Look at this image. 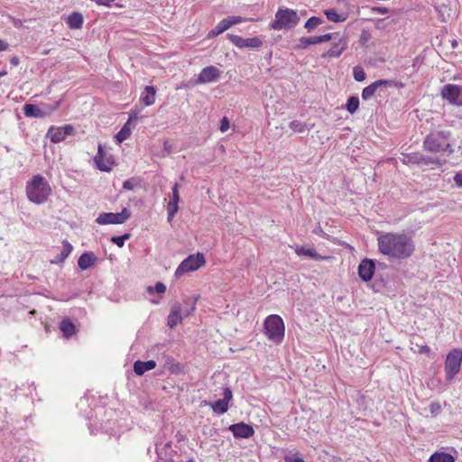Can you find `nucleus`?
<instances>
[{
    "mask_svg": "<svg viewBox=\"0 0 462 462\" xmlns=\"http://www.w3.org/2000/svg\"><path fill=\"white\" fill-rule=\"evenodd\" d=\"M221 71L215 66L204 68L199 74L197 83L205 84L215 82L218 79Z\"/></svg>",
    "mask_w": 462,
    "mask_h": 462,
    "instance_id": "nucleus-18",
    "label": "nucleus"
},
{
    "mask_svg": "<svg viewBox=\"0 0 462 462\" xmlns=\"http://www.w3.org/2000/svg\"><path fill=\"white\" fill-rule=\"evenodd\" d=\"M263 328L270 340L281 343L284 338V323L279 315L273 314L268 316L264 320Z\"/></svg>",
    "mask_w": 462,
    "mask_h": 462,
    "instance_id": "nucleus-5",
    "label": "nucleus"
},
{
    "mask_svg": "<svg viewBox=\"0 0 462 462\" xmlns=\"http://www.w3.org/2000/svg\"><path fill=\"white\" fill-rule=\"evenodd\" d=\"M346 48V42L341 39L337 43H335L332 48H330L326 53H324L323 57H333L337 58L339 57L345 49Z\"/></svg>",
    "mask_w": 462,
    "mask_h": 462,
    "instance_id": "nucleus-26",
    "label": "nucleus"
},
{
    "mask_svg": "<svg viewBox=\"0 0 462 462\" xmlns=\"http://www.w3.org/2000/svg\"><path fill=\"white\" fill-rule=\"evenodd\" d=\"M359 107V99L357 97H350L346 104V109L350 113L354 114Z\"/></svg>",
    "mask_w": 462,
    "mask_h": 462,
    "instance_id": "nucleus-34",
    "label": "nucleus"
},
{
    "mask_svg": "<svg viewBox=\"0 0 462 462\" xmlns=\"http://www.w3.org/2000/svg\"><path fill=\"white\" fill-rule=\"evenodd\" d=\"M134 119L130 116L129 120L124 125L120 131L116 135V141L117 143H121L129 138L132 133L131 121Z\"/></svg>",
    "mask_w": 462,
    "mask_h": 462,
    "instance_id": "nucleus-24",
    "label": "nucleus"
},
{
    "mask_svg": "<svg viewBox=\"0 0 462 462\" xmlns=\"http://www.w3.org/2000/svg\"><path fill=\"white\" fill-rule=\"evenodd\" d=\"M163 148L164 150L169 153L171 152V144L170 143L169 141H165L164 143H163Z\"/></svg>",
    "mask_w": 462,
    "mask_h": 462,
    "instance_id": "nucleus-49",
    "label": "nucleus"
},
{
    "mask_svg": "<svg viewBox=\"0 0 462 462\" xmlns=\"http://www.w3.org/2000/svg\"><path fill=\"white\" fill-rule=\"evenodd\" d=\"M60 106V101H56L54 104H42L41 106L33 104H25L23 106V113L27 117L42 118L50 116L52 112L58 109Z\"/></svg>",
    "mask_w": 462,
    "mask_h": 462,
    "instance_id": "nucleus-9",
    "label": "nucleus"
},
{
    "mask_svg": "<svg viewBox=\"0 0 462 462\" xmlns=\"http://www.w3.org/2000/svg\"><path fill=\"white\" fill-rule=\"evenodd\" d=\"M448 136L449 133L445 131L431 133L425 138L423 146L431 152H445L450 147Z\"/></svg>",
    "mask_w": 462,
    "mask_h": 462,
    "instance_id": "nucleus-6",
    "label": "nucleus"
},
{
    "mask_svg": "<svg viewBox=\"0 0 462 462\" xmlns=\"http://www.w3.org/2000/svg\"><path fill=\"white\" fill-rule=\"evenodd\" d=\"M187 462H195V461H194L193 459H190V460H189V461H187Z\"/></svg>",
    "mask_w": 462,
    "mask_h": 462,
    "instance_id": "nucleus-57",
    "label": "nucleus"
},
{
    "mask_svg": "<svg viewBox=\"0 0 462 462\" xmlns=\"http://www.w3.org/2000/svg\"><path fill=\"white\" fill-rule=\"evenodd\" d=\"M205 263V257L202 254L197 253L195 254H190L180 263L175 271L174 276L180 278L185 273L197 271Z\"/></svg>",
    "mask_w": 462,
    "mask_h": 462,
    "instance_id": "nucleus-8",
    "label": "nucleus"
},
{
    "mask_svg": "<svg viewBox=\"0 0 462 462\" xmlns=\"http://www.w3.org/2000/svg\"><path fill=\"white\" fill-rule=\"evenodd\" d=\"M228 430L236 439H249L254 435L253 426L244 421L229 425Z\"/></svg>",
    "mask_w": 462,
    "mask_h": 462,
    "instance_id": "nucleus-17",
    "label": "nucleus"
},
{
    "mask_svg": "<svg viewBox=\"0 0 462 462\" xmlns=\"http://www.w3.org/2000/svg\"><path fill=\"white\" fill-rule=\"evenodd\" d=\"M51 194V188L42 175H34L26 184L27 198L35 204H43Z\"/></svg>",
    "mask_w": 462,
    "mask_h": 462,
    "instance_id": "nucleus-2",
    "label": "nucleus"
},
{
    "mask_svg": "<svg viewBox=\"0 0 462 462\" xmlns=\"http://www.w3.org/2000/svg\"><path fill=\"white\" fill-rule=\"evenodd\" d=\"M323 20L317 16H312L308 19V21L305 23L304 27L307 29L308 32H311L314 29H316L318 26L322 24Z\"/></svg>",
    "mask_w": 462,
    "mask_h": 462,
    "instance_id": "nucleus-33",
    "label": "nucleus"
},
{
    "mask_svg": "<svg viewBox=\"0 0 462 462\" xmlns=\"http://www.w3.org/2000/svg\"><path fill=\"white\" fill-rule=\"evenodd\" d=\"M73 251V246L67 240L62 242V249L60 254H58L50 262L51 264L60 265L62 264L66 259L70 255Z\"/></svg>",
    "mask_w": 462,
    "mask_h": 462,
    "instance_id": "nucleus-21",
    "label": "nucleus"
},
{
    "mask_svg": "<svg viewBox=\"0 0 462 462\" xmlns=\"http://www.w3.org/2000/svg\"><path fill=\"white\" fill-rule=\"evenodd\" d=\"M284 462H306L303 458L300 457L299 452H296L294 454H288L284 456L283 458Z\"/></svg>",
    "mask_w": 462,
    "mask_h": 462,
    "instance_id": "nucleus-39",
    "label": "nucleus"
},
{
    "mask_svg": "<svg viewBox=\"0 0 462 462\" xmlns=\"http://www.w3.org/2000/svg\"><path fill=\"white\" fill-rule=\"evenodd\" d=\"M377 243L380 253L386 255L389 259H406L414 251L412 239L405 234H383L378 236Z\"/></svg>",
    "mask_w": 462,
    "mask_h": 462,
    "instance_id": "nucleus-1",
    "label": "nucleus"
},
{
    "mask_svg": "<svg viewBox=\"0 0 462 462\" xmlns=\"http://www.w3.org/2000/svg\"><path fill=\"white\" fill-rule=\"evenodd\" d=\"M97 168L101 171L109 172L115 164L113 156L106 152L101 143H98L97 153L94 157Z\"/></svg>",
    "mask_w": 462,
    "mask_h": 462,
    "instance_id": "nucleus-12",
    "label": "nucleus"
},
{
    "mask_svg": "<svg viewBox=\"0 0 462 462\" xmlns=\"http://www.w3.org/2000/svg\"><path fill=\"white\" fill-rule=\"evenodd\" d=\"M156 365L157 364L154 360H137L134 363V372L137 375H143L145 372L154 369Z\"/></svg>",
    "mask_w": 462,
    "mask_h": 462,
    "instance_id": "nucleus-23",
    "label": "nucleus"
},
{
    "mask_svg": "<svg viewBox=\"0 0 462 462\" xmlns=\"http://www.w3.org/2000/svg\"><path fill=\"white\" fill-rule=\"evenodd\" d=\"M83 16L79 13H73L67 19L68 26L70 29H80L83 25Z\"/></svg>",
    "mask_w": 462,
    "mask_h": 462,
    "instance_id": "nucleus-29",
    "label": "nucleus"
},
{
    "mask_svg": "<svg viewBox=\"0 0 462 462\" xmlns=\"http://www.w3.org/2000/svg\"><path fill=\"white\" fill-rule=\"evenodd\" d=\"M295 253L300 256H306L312 259H320L321 256L316 252L314 248L305 247V246H297L295 248Z\"/></svg>",
    "mask_w": 462,
    "mask_h": 462,
    "instance_id": "nucleus-30",
    "label": "nucleus"
},
{
    "mask_svg": "<svg viewBox=\"0 0 462 462\" xmlns=\"http://www.w3.org/2000/svg\"><path fill=\"white\" fill-rule=\"evenodd\" d=\"M129 237H130L129 234H125L120 236H113L111 238V242L114 243L115 245H116L118 247H123L125 240L129 239Z\"/></svg>",
    "mask_w": 462,
    "mask_h": 462,
    "instance_id": "nucleus-38",
    "label": "nucleus"
},
{
    "mask_svg": "<svg viewBox=\"0 0 462 462\" xmlns=\"http://www.w3.org/2000/svg\"><path fill=\"white\" fill-rule=\"evenodd\" d=\"M290 128L295 133H303L307 129L306 124L298 120L290 123Z\"/></svg>",
    "mask_w": 462,
    "mask_h": 462,
    "instance_id": "nucleus-36",
    "label": "nucleus"
},
{
    "mask_svg": "<svg viewBox=\"0 0 462 462\" xmlns=\"http://www.w3.org/2000/svg\"><path fill=\"white\" fill-rule=\"evenodd\" d=\"M454 181L457 187H462V172H457L454 176Z\"/></svg>",
    "mask_w": 462,
    "mask_h": 462,
    "instance_id": "nucleus-47",
    "label": "nucleus"
},
{
    "mask_svg": "<svg viewBox=\"0 0 462 462\" xmlns=\"http://www.w3.org/2000/svg\"><path fill=\"white\" fill-rule=\"evenodd\" d=\"M324 14L327 19L333 23H342L347 19L346 14H338L335 9H328L324 12Z\"/></svg>",
    "mask_w": 462,
    "mask_h": 462,
    "instance_id": "nucleus-28",
    "label": "nucleus"
},
{
    "mask_svg": "<svg viewBox=\"0 0 462 462\" xmlns=\"http://www.w3.org/2000/svg\"><path fill=\"white\" fill-rule=\"evenodd\" d=\"M374 272V263L373 261L365 259L363 260L358 267V273L362 280L369 281L372 279Z\"/></svg>",
    "mask_w": 462,
    "mask_h": 462,
    "instance_id": "nucleus-20",
    "label": "nucleus"
},
{
    "mask_svg": "<svg viewBox=\"0 0 462 462\" xmlns=\"http://www.w3.org/2000/svg\"><path fill=\"white\" fill-rule=\"evenodd\" d=\"M198 298L191 297L184 301V306L174 304L168 316L167 325L172 328L181 322L184 317L189 316L194 310Z\"/></svg>",
    "mask_w": 462,
    "mask_h": 462,
    "instance_id": "nucleus-4",
    "label": "nucleus"
},
{
    "mask_svg": "<svg viewBox=\"0 0 462 462\" xmlns=\"http://www.w3.org/2000/svg\"><path fill=\"white\" fill-rule=\"evenodd\" d=\"M230 28L227 20L225 18L221 20L217 26L208 32V37H216Z\"/></svg>",
    "mask_w": 462,
    "mask_h": 462,
    "instance_id": "nucleus-31",
    "label": "nucleus"
},
{
    "mask_svg": "<svg viewBox=\"0 0 462 462\" xmlns=\"http://www.w3.org/2000/svg\"><path fill=\"white\" fill-rule=\"evenodd\" d=\"M130 217V213L124 208L119 213H101L96 219L99 225L123 224Z\"/></svg>",
    "mask_w": 462,
    "mask_h": 462,
    "instance_id": "nucleus-15",
    "label": "nucleus"
},
{
    "mask_svg": "<svg viewBox=\"0 0 462 462\" xmlns=\"http://www.w3.org/2000/svg\"><path fill=\"white\" fill-rule=\"evenodd\" d=\"M74 134L75 129L71 125H66L64 126L51 125L46 135L52 143H58L64 141L67 136L73 135Z\"/></svg>",
    "mask_w": 462,
    "mask_h": 462,
    "instance_id": "nucleus-13",
    "label": "nucleus"
},
{
    "mask_svg": "<svg viewBox=\"0 0 462 462\" xmlns=\"http://www.w3.org/2000/svg\"><path fill=\"white\" fill-rule=\"evenodd\" d=\"M142 100L146 106H151L155 102V89L152 86H147L142 96Z\"/></svg>",
    "mask_w": 462,
    "mask_h": 462,
    "instance_id": "nucleus-32",
    "label": "nucleus"
},
{
    "mask_svg": "<svg viewBox=\"0 0 462 462\" xmlns=\"http://www.w3.org/2000/svg\"><path fill=\"white\" fill-rule=\"evenodd\" d=\"M415 346L418 347L417 352L419 354L429 355L430 353V348L427 345H420L418 343H415Z\"/></svg>",
    "mask_w": 462,
    "mask_h": 462,
    "instance_id": "nucleus-44",
    "label": "nucleus"
},
{
    "mask_svg": "<svg viewBox=\"0 0 462 462\" xmlns=\"http://www.w3.org/2000/svg\"><path fill=\"white\" fill-rule=\"evenodd\" d=\"M165 446H166V447H171V443L169 442V443H167Z\"/></svg>",
    "mask_w": 462,
    "mask_h": 462,
    "instance_id": "nucleus-56",
    "label": "nucleus"
},
{
    "mask_svg": "<svg viewBox=\"0 0 462 462\" xmlns=\"http://www.w3.org/2000/svg\"><path fill=\"white\" fill-rule=\"evenodd\" d=\"M6 74H7V72L5 70L1 71L0 78L5 76Z\"/></svg>",
    "mask_w": 462,
    "mask_h": 462,
    "instance_id": "nucleus-54",
    "label": "nucleus"
},
{
    "mask_svg": "<svg viewBox=\"0 0 462 462\" xmlns=\"http://www.w3.org/2000/svg\"><path fill=\"white\" fill-rule=\"evenodd\" d=\"M153 289H166V288L163 283L158 282Z\"/></svg>",
    "mask_w": 462,
    "mask_h": 462,
    "instance_id": "nucleus-52",
    "label": "nucleus"
},
{
    "mask_svg": "<svg viewBox=\"0 0 462 462\" xmlns=\"http://www.w3.org/2000/svg\"><path fill=\"white\" fill-rule=\"evenodd\" d=\"M149 294H153L154 292H158V293H163L165 292L166 291H162V290H160V291H147Z\"/></svg>",
    "mask_w": 462,
    "mask_h": 462,
    "instance_id": "nucleus-53",
    "label": "nucleus"
},
{
    "mask_svg": "<svg viewBox=\"0 0 462 462\" xmlns=\"http://www.w3.org/2000/svg\"><path fill=\"white\" fill-rule=\"evenodd\" d=\"M414 338H415V337H413V338L411 340V344H412V345L414 344V342H413V339H414Z\"/></svg>",
    "mask_w": 462,
    "mask_h": 462,
    "instance_id": "nucleus-55",
    "label": "nucleus"
},
{
    "mask_svg": "<svg viewBox=\"0 0 462 462\" xmlns=\"http://www.w3.org/2000/svg\"><path fill=\"white\" fill-rule=\"evenodd\" d=\"M360 39H361V41H362V42H367V41H368V39H369V34H368V32H363V33L361 34V38H360Z\"/></svg>",
    "mask_w": 462,
    "mask_h": 462,
    "instance_id": "nucleus-50",
    "label": "nucleus"
},
{
    "mask_svg": "<svg viewBox=\"0 0 462 462\" xmlns=\"http://www.w3.org/2000/svg\"><path fill=\"white\" fill-rule=\"evenodd\" d=\"M233 393L229 387L223 390V398L216 402L205 401V405L210 406L214 412L217 414H224L228 410V402L232 399Z\"/></svg>",
    "mask_w": 462,
    "mask_h": 462,
    "instance_id": "nucleus-16",
    "label": "nucleus"
},
{
    "mask_svg": "<svg viewBox=\"0 0 462 462\" xmlns=\"http://www.w3.org/2000/svg\"><path fill=\"white\" fill-rule=\"evenodd\" d=\"M137 180L135 179H129L124 181L123 188L127 190H132L137 185Z\"/></svg>",
    "mask_w": 462,
    "mask_h": 462,
    "instance_id": "nucleus-42",
    "label": "nucleus"
},
{
    "mask_svg": "<svg viewBox=\"0 0 462 462\" xmlns=\"http://www.w3.org/2000/svg\"><path fill=\"white\" fill-rule=\"evenodd\" d=\"M353 77L356 81L362 82L365 79L366 74L361 66H355L353 68Z\"/></svg>",
    "mask_w": 462,
    "mask_h": 462,
    "instance_id": "nucleus-35",
    "label": "nucleus"
},
{
    "mask_svg": "<svg viewBox=\"0 0 462 462\" xmlns=\"http://www.w3.org/2000/svg\"><path fill=\"white\" fill-rule=\"evenodd\" d=\"M60 329L66 338H69L76 332L75 324L69 319H64L60 324Z\"/></svg>",
    "mask_w": 462,
    "mask_h": 462,
    "instance_id": "nucleus-27",
    "label": "nucleus"
},
{
    "mask_svg": "<svg viewBox=\"0 0 462 462\" xmlns=\"http://www.w3.org/2000/svg\"><path fill=\"white\" fill-rule=\"evenodd\" d=\"M456 457L450 453L443 451H436L430 455L428 462H455Z\"/></svg>",
    "mask_w": 462,
    "mask_h": 462,
    "instance_id": "nucleus-25",
    "label": "nucleus"
},
{
    "mask_svg": "<svg viewBox=\"0 0 462 462\" xmlns=\"http://www.w3.org/2000/svg\"><path fill=\"white\" fill-rule=\"evenodd\" d=\"M171 202L179 203L180 201V194H179V184L175 183L172 187V193L170 198Z\"/></svg>",
    "mask_w": 462,
    "mask_h": 462,
    "instance_id": "nucleus-41",
    "label": "nucleus"
},
{
    "mask_svg": "<svg viewBox=\"0 0 462 462\" xmlns=\"http://www.w3.org/2000/svg\"><path fill=\"white\" fill-rule=\"evenodd\" d=\"M393 86L394 83L393 80L378 79L363 89L362 98L364 100H368L375 94L381 96L383 93L386 91L388 88H393Z\"/></svg>",
    "mask_w": 462,
    "mask_h": 462,
    "instance_id": "nucleus-10",
    "label": "nucleus"
},
{
    "mask_svg": "<svg viewBox=\"0 0 462 462\" xmlns=\"http://www.w3.org/2000/svg\"><path fill=\"white\" fill-rule=\"evenodd\" d=\"M226 38L239 49H257L263 45L259 37L243 38L241 36L227 33Z\"/></svg>",
    "mask_w": 462,
    "mask_h": 462,
    "instance_id": "nucleus-14",
    "label": "nucleus"
},
{
    "mask_svg": "<svg viewBox=\"0 0 462 462\" xmlns=\"http://www.w3.org/2000/svg\"><path fill=\"white\" fill-rule=\"evenodd\" d=\"M8 48V44L4 40H0V51H6Z\"/></svg>",
    "mask_w": 462,
    "mask_h": 462,
    "instance_id": "nucleus-48",
    "label": "nucleus"
},
{
    "mask_svg": "<svg viewBox=\"0 0 462 462\" xmlns=\"http://www.w3.org/2000/svg\"><path fill=\"white\" fill-rule=\"evenodd\" d=\"M11 64H13L14 66H17L18 63H19V60L17 57H13L10 60Z\"/></svg>",
    "mask_w": 462,
    "mask_h": 462,
    "instance_id": "nucleus-51",
    "label": "nucleus"
},
{
    "mask_svg": "<svg viewBox=\"0 0 462 462\" xmlns=\"http://www.w3.org/2000/svg\"><path fill=\"white\" fill-rule=\"evenodd\" d=\"M226 19L227 20V23H228L230 27L233 26V25H236V24H239V23L248 20V19L244 18L242 16H228Z\"/></svg>",
    "mask_w": 462,
    "mask_h": 462,
    "instance_id": "nucleus-40",
    "label": "nucleus"
},
{
    "mask_svg": "<svg viewBox=\"0 0 462 462\" xmlns=\"http://www.w3.org/2000/svg\"><path fill=\"white\" fill-rule=\"evenodd\" d=\"M179 210V203H174V202H171L169 201L168 204H167V212H168V221H171L174 215L178 212Z\"/></svg>",
    "mask_w": 462,
    "mask_h": 462,
    "instance_id": "nucleus-37",
    "label": "nucleus"
},
{
    "mask_svg": "<svg viewBox=\"0 0 462 462\" xmlns=\"http://www.w3.org/2000/svg\"><path fill=\"white\" fill-rule=\"evenodd\" d=\"M300 17L296 10L287 7H280L274 16V20L270 26L273 30L281 31L284 29H292L298 25Z\"/></svg>",
    "mask_w": 462,
    "mask_h": 462,
    "instance_id": "nucleus-3",
    "label": "nucleus"
},
{
    "mask_svg": "<svg viewBox=\"0 0 462 462\" xmlns=\"http://www.w3.org/2000/svg\"><path fill=\"white\" fill-rule=\"evenodd\" d=\"M372 11L374 13H378V14H387L389 12L388 8L383 7V6L372 7Z\"/></svg>",
    "mask_w": 462,
    "mask_h": 462,
    "instance_id": "nucleus-46",
    "label": "nucleus"
},
{
    "mask_svg": "<svg viewBox=\"0 0 462 462\" xmlns=\"http://www.w3.org/2000/svg\"><path fill=\"white\" fill-rule=\"evenodd\" d=\"M97 260V258L93 252H85L79 256L78 260V266L80 270L86 271L92 267L96 263Z\"/></svg>",
    "mask_w": 462,
    "mask_h": 462,
    "instance_id": "nucleus-22",
    "label": "nucleus"
},
{
    "mask_svg": "<svg viewBox=\"0 0 462 462\" xmlns=\"http://www.w3.org/2000/svg\"><path fill=\"white\" fill-rule=\"evenodd\" d=\"M229 126H230V124H229V120L227 119V117H223L221 122H220V131L222 133H225L226 132L228 129H229Z\"/></svg>",
    "mask_w": 462,
    "mask_h": 462,
    "instance_id": "nucleus-45",
    "label": "nucleus"
},
{
    "mask_svg": "<svg viewBox=\"0 0 462 462\" xmlns=\"http://www.w3.org/2000/svg\"><path fill=\"white\" fill-rule=\"evenodd\" d=\"M429 409H430V411L432 413V414H439L440 412V410H441V406L439 404V402H433L430 404L429 406Z\"/></svg>",
    "mask_w": 462,
    "mask_h": 462,
    "instance_id": "nucleus-43",
    "label": "nucleus"
},
{
    "mask_svg": "<svg viewBox=\"0 0 462 462\" xmlns=\"http://www.w3.org/2000/svg\"><path fill=\"white\" fill-rule=\"evenodd\" d=\"M440 93L448 103L458 106H462V86L447 84L442 87Z\"/></svg>",
    "mask_w": 462,
    "mask_h": 462,
    "instance_id": "nucleus-11",
    "label": "nucleus"
},
{
    "mask_svg": "<svg viewBox=\"0 0 462 462\" xmlns=\"http://www.w3.org/2000/svg\"><path fill=\"white\" fill-rule=\"evenodd\" d=\"M462 363V350L455 348L451 350L446 357L444 370L446 373V380L451 382L459 373Z\"/></svg>",
    "mask_w": 462,
    "mask_h": 462,
    "instance_id": "nucleus-7",
    "label": "nucleus"
},
{
    "mask_svg": "<svg viewBox=\"0 0 462 462\" xmlns=\"http://www.w3.org/2000/svg\"><path fill=\"white\" fill-rule=\"evenodd\" d=\"M332 39H333V33H326V34L319 35V36L301 37L300 39L299 48L305 49L309 45L326 42Z\"/></svg>",
    "mask_w": 462,
    "mask_h": 462,
    "instance_id": "nucleus-19",
    "label": "nucleus"
}]
</instances>
